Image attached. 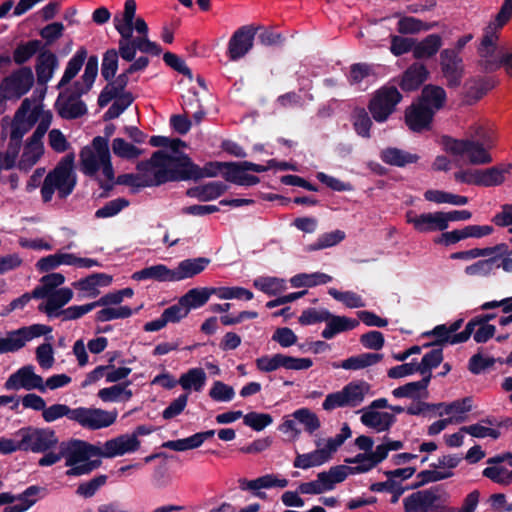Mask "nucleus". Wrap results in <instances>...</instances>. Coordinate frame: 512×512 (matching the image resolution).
<instances>
[{
    "label": "nucleus",
    "instance_id": "423d86ee",
    "mask_svg": "<svg viewBox=\"0 0 512 512\" xmlns=\"http://www.w3.org/2000/svg\"><path fill=\"white\" fill-rule=\"evenodd\" d=\"M96 76V56H91L81 77L74 85L73 95L65 96L60 94L56 105L61 117L65 119H75L86 113L85 104L79 100V96L88 92Z\"/></svg>",
    "mask_w": 512,
    "mask_h": 512
},
{
    "label": "nucleus",
    "instance_id": "1a4fd4ad",
    "mask_svg": "<svg viewBox=\"0 0 512 512\" xmlns=\"http://www.w3.org/2000/svg\"><path fill=\"white\" fill-rule=\"evenodd\" d=\"M371 385L364 380H353L342 389L329 393L323 403L325 411L338 408H356L361 406L367 397L372 396Z\"/></svg>",
    "mask_w": 512,
    "mask_h": 512
},
{
    "label": "nucleus",
    "instance_id": "bb28decb",
    "mask_svg": "<svg viewBox=\"0 0 512 512\" xmlns=\"http://www.w3.org/2000/svg\"><path fill=\"white\" fill-rule=\"evenodd\" d=\"M438 495L431 490L412 493L403 501L406 512H429L436 506Z\"/></svg>",
    "mask_w": 512,
    "mask_h": 512
},
{
    "label": "nucleus",
    "instance_id": "0eeeda50",
    "mask_svg": "<svg viewBox=\"0 0 512 512\" xmlns=\"http://www.w3.org/2000/svg\"><path fill=\"white\" fill-rule=\"evenodd\" d=\"M499 30L484 28L478 54L482 66L487 71H496L503 67L505 72L512 77V50L498 46Z\"/></svg>",
    "mask_w": 512,
    "mask_h": 512
},
{
    "label": "nucleus",
    "instance_id": "de8ad7c7",
    "mask_svg": "<svg viewBox=\"0 0 512 512\" xmlns=\"http://www.w3.org/2000/svg\"><path fill=\"white\" fill-rule=\"evenodd\" d=\"M213 287L211 288H193L189 290L186 294H184L180 299L182 300V304L188 308V312L191 309H196L205 305L210 296L214 295Z\"/></svg>",
    "mask_w": 512,
    "mask_h": 512
},
{
    "label": "nucleus",
    "instance_id": "4468645a",
    "mask_svg": "<svg viewBox=\"0 0 512 512\" xmlns=\"http://www.w3.org/2000/svg\"><path fill=\"white\" fill-rule=\"evenodd\" d=\"M52 329L42 324L21 327L0 338V354L13 353L22 349L30 340L50 333Z\"/></svg>",
    "mask_w": 512,
    "mask_h": 512
},
{
    "label": "nucleus",
    "instance_id": "dca6fc26",
    "mask_svg": "<svg viewBox=\"0 0 512 512\" xmlns=\"http://www.w3.org/2000/svg\"><path fill=\"white\" fill-rule=\"evenodd\" d=\"M16 436L22 440L23 451L45 452L58 442L55 432L49 428L26 427Z\"/></svg>",
    "mask_w": 512,
    "mask_h": 512
},
{
    "label": "nucleus",
    "instance_id": "f8f14e48",
    "mask_svg": "<svg viewBox=\"0 0 512 512\" xmlns=\"http://www.w3.org/2000/svg\"><path fill=\"white\" fill-rule=\"evenodd\" d=\"M110 152L107 141L98 136V173L104 178L99 184V187L103 190L99 196H106L107 193L113 189L116 183L135 184L142 186L139 174L137 176L127 174L119 176L115 180L114 170L111 164Z\"/></svg>",
    "mask_w": 512,
    "mask_h": 512
},
{
    "label": "nucleus",
    "instance_id": "37998d69",
    "mask_svg": "<svg viewBox=\"0 0 512 512\" xmlns=\"http://www.w3.org/2000/svg\"><path fill=\"white\" fill-rule=\"evenodd\" d=\"M510 168L511 165H500L483 170L479 169V186L492 187L502 184Z\"/></svg>",
    "mask_w": 512,
    "mask_h": 512
},
{
    "label": "nucleus",
    "instance_id": "f3484780",
    "mask_svg": "<svg viewBox=\"0 0 512 512\" xmlns=\"http://www.w3.org/2000/svg\"><path fill=\"white\" fill-rule=\"evenodd\" d=\"M289 484L288 479L279 474H265L255 479L240 478L238 479V487L241 491L250 492L259 499H266L267 495L264 489L286 488Z\"/></svg>",
    "mask_w": 512,
    "mask_h": 512
},
{
    "label": "nucleus",
    "instance_id": "6ab92c4d",
    "mask_svg": "<svg viewBox=\"0 0 512 512\" xmlns=\"http://www.w3.org/2000/svg\"><path fill=\"white\" fill-rule=\"evenodd\" d=\"M462 324L463 320L458 319L449 325H437L428 333V335L435 336L437 338V343L441 345L463 343L472 335L475 322H469L462 332L457 333Z\"/></svg>",
    "mask_w": 512,
    "mask_h": 512
},
{
    "label": "nucleus",
    "instance_id": "8fccbe9b",
    "mask_svg": "<svg viewBox=\"0 0 512 512\" xmlns=\"http://www.w3.org/2000/svg\"><path fill=\"white\" fill-rule=\"evenodd\" d=\"M87 57V52L85 49H79L76 54L69 60L65 72L57 85L58 89L63 88L67 85L81 70L85 59Z\"/></svg>",
    "mask_w": 512,
    "mask_h": 512
},
{
    "label": "nucleus",
    "instance_id": "680f3d73",
    "mask_svg": "<svg viewBox=\"0 0 512 512\" xmlns=\"http://www.w3.org/2000/svg\"><path fill=\"white\" fill-rule=\"evenodd\" d=\"M486 424H492V422L490 420H482L479 423L462 427V431H465L466 434H469L475 438H499L500 431L498 429L488 427Z\"/></svg>",
    "mask_w": 512,
    "mask_h": 512
},
{
    "label": "nucleus",
    "instance_id": "a18cd8bd",
    "mask_svg": "<svg viewBox=\"0 0 512 512\" xmlns=\"http://www.w3.org/2000/svg\"><path fill=\"white\" fill-rule=\"evenodd\" d=\"M253 286L259 291L275 296L287 289L286 280L272 276H260L254 279Z\"/></svg>",
    "mask_w": 512,
    "mask_h": 512
},
{
    "label": "nucleus",
    "instance_id": "bf43d9fd",
    "mask_svg": "<svg viewBox=\"0 0 512 512\" xmlns=\"http://www.w3.org/2000/svg\"><path fill=\"white\" fill-rule=\"evenodd\" d=\"M39 492V487L30 486L28 487L22 494L16 497L17 503L12 504L4 508L3 512H24L29 509L34 503L35 499H30V497L37 495Z\"/></svg>",
    "mask_w": 512,
    "mask_h": 512
},
{
    "label": "nucleus",
    "instance_id": "aec40b11",
    "mask_svg": "<svg viewBox=\"0 0 512 512\" xmlns=\"http://www.w3.org/2000/svg\"><path fill=\"white\" fill-rule=\"evenodd\" d=\"M140 444L136 435L122 434L106 441L101 447L98 446V456L113 458L134 453L140 448Z\"/></svg>",
    "mask_w": 512,
    "mask_h": 512
},
{
    "label": "nucleus",
    "instance_id": "c9c22d12",
    "mask_svg": "<svg viewBox=\"0 0 512 512\" xmlns=\"http://www.w3.org/2000/svg\"><path fill=\"white\" fill-rule=\"evenodd\" d=\"M428 76V71L424 64L413 63L401 78L400 86L404 91L416 90Z\"/></svg>",
    "mask_w": 512,
    "mask_h": 512
},
{
    "label": "nucleus",
    "instance_id": "774afa93",
    "mask_svg": "<svg viewBox=\"0 0 512 512\" xmlns=\"http://www.w3.org/2000/svg\"><path fill=\"white\" fill-rule=\"evenodd\" d=\"M41 45L39 40H31L18 45L14 50L13 60L19 65L27 62L41 48Z\"/></svg>",
    "mask_w": 512,
    "mask_h": 512
},
{
    "label": "nucleus",
    "instance_id": "a19ab883",
    "mask_svg": "<svg viewBox=\"0 0 512 512\" xmlns=\"http://www.w3.org/2000/svg\"><path fill=\"white\" fill-rule=\"evenodd\" d=\"M381 159L388 165L403 167L408 164L416 163L419 156L398 148L389 147L381 152Z\"/></svg>",
    "mask_w": 512,
    "mask_h": 512
},
{
    "label": "nucleus",
    "instance_id": "2eb2a0df",
    "mask_svg": "<svg viewBox=\"0 0 512 512\" xmlns=\"http://www.w3.org/2000/svg\"><path fill=\"white\" fill-rule=\"evenodd\" d=\"M130 62L132 63L121 74L102 89L98 97L99 105H107L112 97L125 90L130 75L144 71L149 65V59L145 56H140L137 59L134 58Z\"/></svg>",
    "mask_w": 512,
    "mask_h": 512
},
{
    "label": "nucleus",
    "instance_id": "ddd939ff",
    "mask_svg": "<svg viewBox=\"0 0 512 512\" xmlns=\"http://www.w3.org/2000/svg\"><path fill=\"white\" fill-rule=\"evenodd\" d=\"M223 177L226 181L239 186H254L260 182L259 177L249 172L262 173L266 168L261 164H255L249 161L243 162H224L220 163Z\"/></svg>",
    "mask_w": 512,
    "mask_h": 512
},
{
    "label": "nucleus",
    "instance_id": "473e14b6",
    "mask_svg": "<svg viewBox=\"0 0 512 512\" xmlns=\"http://www.w3.org/2000/svg\"><path fill=\"white\" fill-rule=\"evenodd\" d=\"M325 322L326 326L321 333L322 337L325 339H332L335 335L341 332L353 330L359 325V321L357 319L332 315L331 313Z\"/></svg>",
    "mask_w": 512,
    "mask_h": 512
},
{
    "label": "nucleus",
    "instance_id": "393cba45",
    "mask_svg": "<svg viewBox=\"0 0 512 512\" xmlns=\"http://www.w3.org/2000/svg\"><path fill=\"white\" fill-rule=\"evenodd\" d=\"M255 30L249 26L238 29L230 38L228 54L231 60H238L245 56L253 47Z\"/></svg>",
    "mask_w": 512,
    "mask_h": 512
},
{
    "label": "nucleus",
    "instance_id": "f03ea898",
    "mask_svg": "<svg viewBox=\"0 0 512 512\" xmlns=\"http://www.w3.org/2000/svg\"><path fill=\"white\" fill-rule=\"evenodd\" d=\"M137 5L135 0H126L121 15H115L113 22L120 35L118 49L125 61H131L137 51L158 56L161 47L148 38V25L143 18H135Z\"/></svg>",
    "mask_w": 512,
    "mask_h": 512
},
{
    "label": "nucleus",
    "instance_id": "c756f323",
    "mask_svg": "<svg viewBox=\"0 0 512 512\" xmlns=\"http://www.w3.org/2000/svg\"><path fill=\"white\" fill-rule=\"evenodd\" d=\"M210 260L204 257L186 259L181 261L177 267L171 269L172 282L192 278L201 273L209 264Z\"/></svg>",
    "mask_w": 512,
    "mask_h": 512
},
{
    "label": "nucleus",
    "instance_id": "a878e982",
    "mask_svg": "<svg viewBox=\"0 0 512 512\" xmlns=\"http://www.w3.org/2000/svg\"><path fill=\"white\" fill-rule=\"evenodd\" d=\"M120 353L117 351L107 352L101 357L106 364L98 365V378H105L106 382H118L129 376L131 369L128 367H115L114 362L117 361L119 364L124 363L123 360H118Z\"/></svg>",
    "mask_w": 512,
    "mask_h": 512
},
{
    "label": "nucleus",
    "instance_id": "20e7f679",
    "mask_svg": "<svg viewBox=\"0 0 512 512\" xmlns=\"http://www.w3.org/2000/svg\"><path fill=\"white\" fill-rule=\"evenodd\" d=\"M495 145L491 131L477 126L470 139L443 138V149L455 157L465 159L472 165H486L493 161L490 150Z\"/></svg>",
    "mask_w": 512,
    "mask_h": 512
},
{
    "label": "nucleus",
    "instance_id": "412c9836",
    "mask_svg": "<svg viewBox=\"0 0 512 512\" xmlns=\"http://www.w3.org/2000/svg\"><path fill=\"white\" fill-rule=\"evenodd\" d=\"M406 222L419 233H430L446 230L443 211L417 214L409 210L405 214Z\"/></svg>",
    "mask_w": 512,
    "mask_h": 512
},
{
    "label": "nucleus",
    "instance_id": "b1692460",
    "mask_svg": "<svg viewBox=\"0 0 512 512\" xmlns=\"http://www.w3.org/2000/svg\"><path fill=\"white\" fill-rule=\"evenodd\" d=\"M440 65L450 86L460 83L463 73L462 58L455 49H444L440 53Z\"/></svg>",
    "mask_w": 512,
    "mask_h": 512
},
{
    "label": "nucleus",
    "instance_id": "c85d7f7f",
    "mask_svg": "<svg viewBox=\"0 0 512 512\" xmlns=\"http://www.w3.org/2000/svg\"><path fill=\"white\" fill-rule=\"evenodd\" d=\"M493 248L500 249L489 256H485L486 259L479 260L467 266L464 270L465 274L473 277L488 276L496 268V262L507 252V247L503 244L494 246Z\"/></svg>",
    "mask_w": 512,
    "mask_h": 512
},
{
    "label": "nucleus",
    "instance_id": "5701e85b",
    "mask_svg": "<svg viewBox=\"0 0 512 512\" xmlns=\"http://www.w3.org/2000/svg\"><path fill=\"white\" fill-rule=\"evenodd\" d=\"M7 390H19L24 388L26 390L38 389L45 392L43 378L34 373L32 365H26L11 374L5 382Z\"/></svg>",
    "mask_w": 512,
    "mask_h": 512
},
{
    "label": "nucleus",
    "instance_id": "4c0bfd02",
    "mask_svg": "<svg viewBox=\"0 0 512 512\" xmlns=\"http://www.w3.org/2000/svg\"><path fill=\"white\" fill-rule=\"evenodd\" d=\"M383 356L379 353H362L343 360L340 364L334 363V368H343L345 370H361L373 366L382 360Z\"/></svg>",
    "mask_w": 512,
    "mask_h": 512
},
{
    "label": "nucleus",
    "instance_id": "338daca9",
    "mask_svg": "<svg viewBox=\"0 0 512 512\" xmlns=\"http://www.w3.org/2000/svg\"><path fill=\"white\" fill-rule=\"evenodd\" d=\"M70 420L79 423L81 426L95 430L96 429V410L88 408L71 409Z\"/></svg>",
    "mask_w": 512,
    "mask_h": 512
},
{
    "label": "nucleus",
    "instance_id": "58836bf2",
    "mask_svg": "<svg viewBox=\"0 0 512 512\" xmlns=\"http://www.w3.org/2000/svg\"><path fill=\"white\" fill-rule=\"evenodd\" d=\"M135 281L154 280L158 282H172L171 269L164 264L145 267L132 274Z\"/></svg>",
    "mask_w": 512,
    "mask_h": 512
},
{
    "label": "nucleus",
    "instance_id": "f257e3e1",
    "mask_svg": "<svg viewBox=\"0 0 512 512\" xmlns=\"http://www.w3.org/2000/svg\"><path fill=\"white\" fill-rule=\"evenodd\" d=\"M150 144L166 149L154 152L149 160L137 164L139 179L143 187L188 180L198 175V167L180 150L181 147H185L181 140L169 141L165 137L153 136L150 139Z\"/></svg>",
    "mask_w": 512,
    "mask_h": 512
},
{
    "label": "nucleus",
    "instance_id": "4be33fe9",
    "mask_svg": "<svg viewBox=\"0 0 512 512\" xmlns=\"http://www.w3.org/2000/svg\"><path fill=\"white\" fill-rule=\"evenodd\" d=\"M460 463V458L456 455H444L440 457L437 463L431 465V469L421 471L418 474L419 483L425 484L444 480L453 476V469Z\"/></svg>",
    "mask_w": 512,
    "mask_h": 512
},
{
    "label": "nucleus",
    "instance_id": "9b49d317",
    "mask_svg": "<svg viewBox=\"0 0 512 512\" xmlns=\"http://www.w3.org/2000/svg\"><path fill=\"white\" fill-rule=\"evenodd\" d=\"M401 100L402 95L398 88L386 84L372 94L368 103V110L374 121L384 123L395 113Z\"/></svg>",
    "mask_w": 512,
    "mask_h": 512
},
{
    "label": "nucleus",
    "instance_id": "72a5a7b5",
    "mask_svg": "<svg viewBox=\"0 0 512 512\" xmlns=\"http://www.w3.org/2000/svg\"><path fill=\"white\" fill-rule=\"evenodd\" d=\"M207 381V375L204 369L194 367L182 373L178 379V384L186 392H201Z\"/></svg>",
    "mask_w": 512,
    "mask_h": 512
},
{
    "label": "nucleus",
    "instance_id": "5fc2aeb1",
    "mask_svg": "<svg viewBox=\"0 0 512 512\" xmlns=\"http://www.w3.org/2000/svg\"><path fill=\"white\" fill-rule=\"evenodd\" d=\"M291 417L303 425L304 430L309 434H313L321 426L318 416L308 408L297 409L291 414Z\"/></svg>",
    "mask_w": 512,
    "mask_h": 512
},
{
    "label": "nucleus",
    "instance_id": "f704fd0d",
    "mask_svg": "<svg viewBox=\"0 0 512 512\" xmlns=\"http://www.w3.org/2000/svg\"><path fill=\"white\" fill-rule=\"evenodd\" d=\"M58 67L56 55L50 51H44L39 54L36 64L37 82L40 85L46 83L52 78L55 69Z\"/></svg>",
    "mask_w": 512,
    "mask_h": 512
},
{
    "label": "nucleus",
    "instance_id": "cd10ccee",
    "mask_svg": "<svg viewBox=\"0 0 512 512\" xmlns=\"http://www.w3.org/2000/svg\"><path fill=\"white\" fill-rule=\"evenodd\" d=\"M433 115L434 114L431 110L418 102L412 104L406 109L405 121L412 131L420 132L429 127Z\"/></svg>",
    "mask_w": 512,
    "mask_h": 512
},
{
    "label": "nucleus",
    "instance_id": "052dcab7",
    "mask_svg": "<svg viewBox=\"0 0 512 512\" xmlns=\"http://www.w3.org/2000/svg\"><path fill=\"white\" fill-rule=\"evenodd\" d=\"M352 123L356 133L364 138L370 137L372 120L363 108L355 109L352 113Z\"/></svg>",
    "mask_w": 512,
    "mask_h": 512
},
{
    "label": "nucleus",
    "instance_id": "79ce46f5",
    "mask_svg": "<svg viewBox=\"0 0 512 512\" xmlns=\"http://www.w3.org/2000/svg\"><path fill=\"white\" fill-rule=\"evenodd\" d=\"M442 46V38L438 34H430L413 48V56L416 59H426L434 56Z\"/></svg>",
    "mask_w": 512,
    "mask_h": 512
},
{
    "label": "nucleus",
    "instance_id": "13d9d810",
    "mask_svg": "<svg viewBox=\"0 0 512 512\" xmlns=\"http://www.w3.org/2000/svg\"><path fill=\"white\" fill-rule=\"evenodd\" d=\"M345 239V233L341 230H334L320 235L317 240L308 245L307 251H317L333 247Z\"/></svg>",
    "mask_w": 512,
    "mask_h": 512
},
{
    "label": "nucleus",
    "instance_id": "ea45409f",
    "mask_svg": "<svg viewBox=\"0 0 512 512\" xmlns=\"http://www.w3.org/2000/svg\"><path fill=\"white\" fill-rule=\"evenodd\" d=\"M446 93L442 87L428 85L422 90L419 102L434 114L445 103Z\"/></svg>",
    "mask_w": 512,
    "mask_h": 512
},
{
    "label": "nucleus",
    "instance_id": "7ed1b4c3",
    "mask_svg": "<svg viewBox=\"0 0 512 512\" xmlns=\"http://www.w3.org/2000/svg\"><path fill=\"white\" fill-rule=\"evenodd\" d=\"M403 448V442L385 439L376 446L372 453H359L354 457L346 458L345 463L350 465H337L328 471L320 472L327 489L330 491L337 483L343 482L349 475L363 474L371 471L379 463L385 460L390 451Z\"/></svg>",
    "mask_w": 512,
    "mask_h": 512
},
{
    "label": "nucleus",
    "instance_id": "4d7b16f0",
    "mask_svg": "<svg viewBox=\"0 0 512 512\" xmlns=\"http://www.w3.org/2000/svg\"><path fill=\"white\" fill-rule=\"evenodd\" d=\"M214 295L221 300H252L254 295L253 293L245 289L243 287L233 286V287H213Z\"/></svg>",
    "mask_w": 512,
    "mask_h": 512
},
{
    "label": "nucleus",
    "instance_id": "c03bdc74",
    "mask_svg": "<svg viewBox=\"0 0 512 512\" xmlns=\"http://www.w3.org/2000/svg\"><path fill=\"white\" fill-rule=\"evenodd\" d=\"M78 168L87 176L96 175V137L81 149Z\"/></svg>",
    "mask_w": 512,
    "mask_h": 512
},
{
    "label": "nucleus",
    "instance_id": "e433bc0d",
    "mask_svg": "<svg viewBox=\"0 0 512 512\" xmlns=\"http://www.w3.org/2000/svg\"><path fill=\"white\" fill-rule=\"evenodd\" d=\"M226 190L227 186L223 182L213 181L189 189L187 195L199 201L207 202L219 198Z\"/></svg>",
    "mask_w": 512,
    "mask_h": 512
},
{
    "label": "nucleus",
    "instance_id": "39448f33",
    "mask_svg": "<svg viewBox=\"0 0 512 512\" xmlns=\"http://www.w3.org/2000/svg\"><path fill=\"white\" fill-rule=\"evenodd\" d=\"M351 435V429L349 425L345 423L340 433L333 437L323 438L316 436L314 438L315 450L307 453L296 452L293 467L307 470L329 462Z\"/></svg>",
    "mask_w": 512,
    "mask_h": 512
},
{
    "label": "nucleus",
    "instance_id": "3c124183",
    "mask_svg": "<svg viewBox=\"0 0 512 512\" xmlns=\"http://www.w3.org/2000/svg\"><path fill=\"white\" fill-rule=\"evenodd\" d=\"M443 360V352L441 348L432 349L426 353L421 362L418 363L420 368V374L423 379H427L430 383L432 378V369L438 367Z\"/></svg>",
    "mask_w": 512,
    "mask_h": 512
},
{
    "label": "nucleus",
    "instance_id": "7c9ffc66",
    "mask_svg": "<svg viewBox=\"0 0 512 512\" xmlns=\"http://www.w3.org/2000/svg\"><path fill=\"white\" fill-rule=\"evenodd\" d=\"M361 422L364 426L377 432H384L394 424L395 416L388 412H380L373 409H363Z\"/></svg>",
    "mask_w": 512,
    "mask_h": 512
},
{
    "label": "nucleus",
    "instance_id": "603ef678",
    "mask_svg": "<svg viewBox=\"0 0 512 512\" xmlns=\"http://www.w3.org/2000/svg\"><path fill=\"white\" fill-rule=\"evenodd\" d=\"M44 151L43 145H36L28 141L24 147V151L18 162V168L23 171H28L40 159Z\"/></svg>",
    "mask_w": 512,
    "mask_h": 512
},
{
    "label": "nucleus",
    "instance_id": "2f4dec72",
    "mask_svg": "<svg viewBox=\"0 0 512 512\" xmlns=\"http://www.w3.org/2000/svg\"><path fill=\"white\" fill-rule=\"evenodd\" d=\"M73 292L69 288L58 289L45 298L46 303L39 305L38 309L45 312L48 317H58V313L61 311L60 308L68 303L72 298Z\"/></svg>",
    "mask_w": 512,
    "mask_h": 512
},
{
    "label": "nucleus",
    "instance_id": "69168bd1",
    "mask_svg": "<svg viewBox=\"0 0 512 512\" xmlns=\"http://www.w3.org/2000/svg\"><path fill=\"white\" fill-rule=\"evenodd\" d=\"M114 154L124 159H135L142 154V150L122 138H115L112 141Z\"/></svg>",
    "mask_w": 512,
    "mask_h": 512
},
{
    "label": "nucleus",
    "instance_id": "6e6d98bb",
    "mask_svg": "<svg viewBox=\"0 0 512 512\" xmlns=\"http://www.w3.org/2000/svg\"><path fill=\"white\" fill-rule=\"evenodd\" d=\"M120 52L115 49L106 51L103 55L101 64V75L107 81V84L112 82L117 76Z\"/></svg>",
    "mask_w": 512,
    "mask_h": 512
},
{
    "label": "nucleus",
    "instance_id": "6e6552de",
    "mask_svg": "<svg viewBox=\"0 0 512 512\" xmlns=\"http://www.w3.org/2000/svg\"><path fill=\"white\" fill-rule=\"evenodd\" d=\"M74 154L64 156L57 166L47 174L41 188L44 202H49L55 191L60 198H66L75 187L76 180L73 174Z\"/></svg>",
    "mask_w": 512,
    "mask_h": 512
},
{
    "label": "nucleus",
    "instance_id": "e2e57ef3",
    "mask_svg": "<svg viewBox=\"0 0 512 512\" xmlns=\"http://www.w3.org/2000/svg\"><path fill=\"white\" fill-rule=\"evenodd\" d=\"M208 395L215 402H230L235 397V390L223 381L216 380L212 383Z\"/></svg>",
    "mask_w": 512,
    "mask_h": 512
},
{
    "label": "nucleus",
    "instance_id": "a211bd4d",
    "mask_svg": "<svg viewBox=\"0 0 512 512\" xmlns=\"http://www.w3.org/2000/svg\"><path fill=\"white\" fill-rule=\"evenodd\" d=\"M33 82L34 76L31 68L23 67L6 77L0 85V89L4 98L18 99L29 91Z\"/></svg>",
    "mask_w": 512,
    "mask_h": 512
},
{
    "label": "nucleus",
    "instance_id": "09e8293b",
    "mask_svg": "<svg viewBox=\"0 0 512 512\" xmlns=\"http://www.w3.org/2000/svg\"><path fill=\"white\" fill-rule=\"evenodd\" d=\"M64 280L65 278L61 273H51L43 276L40 279V285L33 290V297L44 299L47 295L56 291L55 289L63 284Z\"/></svg>",
    "mask_w": 512,
    "mask_h": 512
},
{
    "label": "nucleus",
    "instance_id": "9d476101",
    "mask_svg": "<svg viewBox=\"0 0 512 512\" xmlns=\"http://www.w3.org/2000/svg\"><path fill=\"white\" fill-rule=\"evenodd\" d=\"M59 448L61 455L66 458V466L71 467L67 470V475L79 476L94 469V462L89 460L96 455V446L81 440H70L62 442Z\"/></svg>",
    "mask_w": 512,
    "mask_h": 512
},
{
    "label": "nucleus",
    "instance_id": "864d4df0",
    "mask_svg": "<svg viewBox=\"0 0 512 512\" xmlns=\"http://www.w3.org/2000/svg\"><path fill=\"white\" fill-rule=\"evenodd\" d=\"M112 100H114V102L104 114L105 120H111L120 116L132 104L133 97L131 93L123 90L112 97L110 101Z\"/></svg>",
    "mask_w": 512,
    "mask_h": 512
},
{
    "label": "nucleus",
    "instance_id": "49530a36",
    "mask_svg": "<svg viewBox=\"0 0 512 512\" xmlns=\"http://www.w3.org/2000/svg\"><path fill=\"white\" fill-rule=\"evenodd\" d=\"M332 281V277L323 272H314V273H300L294 275L290 279V283L294 288L301 287H315L318 285L327 284Z\"/></svg>",
    "mask_w": 512,
    "mask_h": 512
},
{
    "label": "nucleus",
    "instance_id": "0e129e2a",
    "mask_svg": "<svg viewBox=\"0 0 512 512\" xmlns=\"http://www.w3.org/2000/svg\"><path fill=\"white\" fill-rule=\"evenodd\" d=\"M328 293L335 300L343 303L348 308L365 307V302L362 297L353 291H339L335 288H330Z\"/></svg>",
    "mask_w": 512,
    "mask_h": 512
}]
</instances>
